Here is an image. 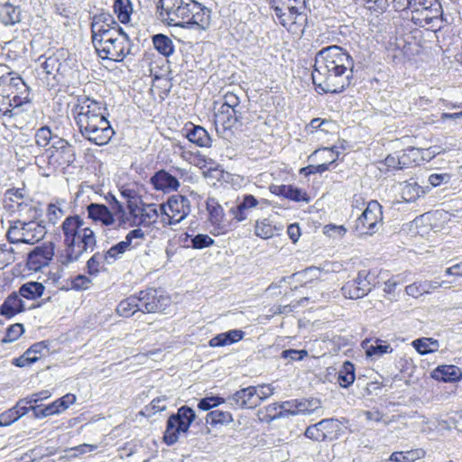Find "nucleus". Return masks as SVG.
Returning a JSON list of instances; mask_svg holds the SVG:
<instances>
[{
  "instance_id": "49",
  "label": "nucleus",
  "mask_w": 462,
  "mask_h": 462,
  "mask_svg": "<svg viewBox=\"0 0 462 462\" xmlns=\"http://www.w3.org/2000/svg\"><path fill=\"white\" fill-rule=\"evenodd\" d=\"M218 108H228L229 110L242 111V106H240V98L237 95L233 92H227L223 97V103L220 105Z\"/></svg>"
},
{
  "instance_id": "45",
  "label": "nucleus",
  "mask_w": 462,
  "mask_h": 462,
  "mask_svg": "<svg viewBox=\"0 0 462 462\" xmlns=\"http://www.w3.org/2000/svg\"><path fill=\"white\" fill-rule=\"evenodd\" d=\"M34 138L35 143L39 147H46L48 144H51V143H53L54 138L60 137L53 135L48 126H42L36 131Z\"/></svg>"
},
{
  "instance_id": "27",
  "label": "nucleus",
  "mask_w": 462,
  "mask_h": 462,
  "mask_svg": "<svg viewBox=\"0 0 462 462\" xmlns=\"http://www.w3.org/2000/svg\"><path fill=\"white\" fill-rule=\"evenodd\" d=\"M159 217H161V204H143L141 214L134 225L148 227L155 224Z\"/></svg>"
},
{
  "instance_id": "50",
  "label": "nucleus",
  "mask_w": 462,
  "mask_h": 462,
  "mask_svg": "<svg viewBox=\"0 0 462 462\" xmlns=\"http://www.w3.org/2000/svg\"><path fill=\"white\" fill-rule=\"evenodd\" d=\"M144 204L139 198H131L127 200V209L130 216L134 218V226L141 214V208Z\"/></svg>"
},
{
  "instance_id": "11",
  "label": "nucleus",
  "mask_w": 462,
  "mask_h": 462,
  "mask_svg": "<svg viewBox=\"0 0 462 462\" xmlns=\"http://www.w3.org/2000/svg\"><path fill=\"white\" fill-rule=\"evenodd\" d=\"M195 411L188 406L180 407L167 420L163 439L169 446L175 444L181 433H186L195 420Z\"/></svg>"
},
{
  "instance_id": "13",
  "label": "nucleus",
  "mask_w": 462,
  "mask_h": 462,
  "mask_svg": "<svg viewBox=\"0 0 462 462\" xmlns=\"http://www.w3.org/2000/svg\"><path fill=\"white\" fill-rule=\"evenodd\" d=\"M383 225L382 206L376 200H371L356 221V229L361 234L373 235Z\"/></svg>"
},
{
  "instance_id": "12",
  "label": "nucleus",
  "mask_w": 462,
  "mask_h": 462,
  "mask_svg": "<svg viewBox=\"0 0 462 462\" xmlns=\"http://www.w3.org/2000/svg\"><path fill=\"white\" fill-rule=\"evenodd\" d=\"M46 159L51 172L63 169L75 161L74 147L63 138H54L51 147L46 150Z\"/></svg>"
},
{
  "instance_id": "41",
  "label": "nucleus",
  "mask_w": 462,
  "mask_h": 462,
  "mask_svg": "<svg viewBox=\"0 0 462 462\" xmlns=\"http://www.w3.org/2000/svg\"><path fill=\"white\" fill-rule=\"evenodd\" d=\"M406 151L413 164H420L422 162H429L435 156V152H430V149L409 147L406 149Z\"/></svg>"
},
{
  "instance_id": "29",
  "label": "nucleus",
  "mask_w": 462,
  "mask_h": 462,
  "mask_svg": "<svg viewBox=\"0 0 462 462\" xmlns=\"http://www.w3.org/2000/svg\"><path fill=\"white\" fill-rule=\"evenodd\" d=\"M306 405H309L306 402L291 400L279 404L274 403L273 409L276 410V406H279L280 411L277 414L278 417H285L289 415L304 414V411L308 409Z\"/></svg>"
},
{
  "instance_id": "37",
  "label": "nucleus",
  "mask_w": 462,
  "mask_h": 462,
  "mask_svg": "<svg viewBox=\"0 0 462 462\" xmlns=\"http://www.w3.org/2000/svg\"><path fill=\"white\" fill-rule=\"evenodd\" d=\"M111 264L105 253L97 252L87 262L88 273L90 275L97 274L104 264Z\"/></svg>"
},
{
  "instance_id": "7",
  "label": "nucleus",
  "mask_w": 462,
  "mask_h": 462,
  "mask_svg": "<svg viewBox=\"0 0 462 462\" xmlns=\"http://www.w3.org/2000/svg\"><path fill=\"white\" fill-rule=\"evenodd\" d=\"M275 23L292 33L303 32L307 23L306 0H269Z\"/></svg>"
},
{
  "instance_id": "55",
  "label": "nucleus",
  "mask_w": 462,
  "mask_h": 462,
  "mask_svg": "<svg viewBox=\"0 0 462 462\" xmlns=\"http://www.w3.org/2000/svg\"><path fill=\"white\" fill-rule=\"evenodd\" d=\"M223 402H225V400L219 396L205 397L199 402L198 408L202 411H209Z\"/></svg>"
},
{
  "instance_id": "2",
  "label": "nucleus",
  "mask_w": 462,
  "mask_h": 462,
  "mask_svg": "<svg viewBox=\"0 0 462 462\" xmlns=\"http://www.w3.org/2000/svg\"><path fill=\"white\" fill-rule=\"evenodd\" d=\"M91 38L98 56L105 60L120 62L132 53V42L114 17L100 13L92 17Z\"/></svg>"
},
{
  "instance_id": "64",
  "label": "nucleus",
  "mask_w": 462,
  "mask_h": 462,
  "mask_svg": "<svg viewBox=\"0 0 462 462\" xmlns=\"http://www.w3.org/2000/svg\"><path fill=\"white\" fill-rule=\"evenodd\" d=\"M383 164L387 167L388 170H402V166L400 164V159L398 152L388 155Z\"/></svg>"
},
{
  "instance_id": "63",
  "label": "nucleus",
  "mask_w": 462,
  "mask_h": 462,
  "mask_svg": "<svg viewBox=\"0 0 462 462\" xmlns=\"http://www.w3.org/2000/svg\"><path fill=\"white\" fill-rule=\"evenodd\" d=\"M90 279H88L85 275H77L71 282V287L74 290L80 291V290H86L88 288V285L90 283Z\"/></svg>"
},
{
  "instance_id": "30",
  "label": "nucleus",
  "mask_w": 462,
  "mask_h": 462,
  "mask_svg": "<svg viewBox=\"0 0 462 462\" xmlns=\"http://www.w3.org/2000/svg\"><path fill=\"white\" fill-rule=\"evenodd\" d=\"M432 376L443 382H455L461 378L462 373L456 365H440L433 371Z\"/></svg>"
},
{
  "instance_id": "39",
  "label": "nucleus",
  "mask_w": 462,
  "mask_h": 462,
  "mask_svg": "<svg viewBox=\"0 0 462 462\" xmlns=\"http://www.w3.org/2000/svg\"><path fill=\"white\" fill-rule=\"evenodd\" d=\"M114 11L121 23H128L130 21L131 14L133 12V7L130 0H115Z\"/></svg>"
},
{
  "instance_id": "58",
  "label": "nucleus",
  "mask_w": 462,
  "mask_h": 462,
  "mask_svg": "<svg viewBox=\"0 0 462 462\" xmlns=\"http://www.w3.org/2000/svg\"><path fill=\"white\" fill-rule=\"evenodd\" d=\"M274 393V388L271 384H263L255 386V393L257 399H259V405L263 401L272 396Z\"/></svg>"
},
{
  "instance_id": "56",
  "label": "nucleus",
  "mask_w": 462,
  "mask_h": 462,
  "mask_svg": "<svg viewBox=\"0 0 462 462\" xmlns=\"http://www.w3.org/2000/svg\"><path fill=\"white\" fill-rule=\"evenodd\" d=\"M16 410L13 407L0 414V427L10 426L14 422L19 420V416L16 415Z\"/></svg>"
},
{
  "instance_id": "61",
  "label": "nucleus",
  "mask_w": 462,
  "mask_h": 462,
  "mask_svg": "<svg viewBox=\"0 0 462 462\" xmlns=\"http://www.w3.org/2000/svg\"><path fill=\"white\" fill-rule=\"evenodd\" d=\"M450 180V175L448 173H433L429 176L428 181L432 187H438L442 183H448Z\"/></svg>"
},
{
  "instance_id": "33",
  "label": "nucleus",
  "mask_w": 462,
  "mask_h": 462,
  "mask_svg": "<svg viewBox=\"0 0 462 462\" xmlns=\"http://www.w3.org/2000/svg\"><path fill=\"white\" fill-rule=\"evenodd\" d=\"M21 21L20 9L11 4L0 8V22L5 26L14 25Z\"/></svg>"
},
{
  "instance_id": "44",
  "label": "nucleus",
  "mask_w": 462,
  "mask_h": 462,
  "mask_svg": "<svg viewBox=\"0 0 462 462\" xmlns=\"http://www.w3.org/2000/svg\"><path fill=\"white\" fill-rule=\"evenodd\" d=\"M232 420L233 418L230 412L219 410L211 411L206 417L207 423L210 425L227 424Z\"/></svg>"
},
{
  "instance_id": "34",
  "label": "nucleus",
  "mask_w": 462,
  "mask_h": 462,
  "mask_svg": "<svg viewBox=\"0 0 462 462\" xmlns=\"http://www.w3.org/2000/svg\"><path fill=\"white\" fill-rule=\"evenodd\" d=\"M152 43L155 50L164 57H169L174 52V44L172 40L162 33L152 36Z\"/></svg>"
},
{
  "instance_id": "6",
  "label": "nucleus",
  "mask_w": 462,
  "mask_h": 462,
  "mask_svg": "<svg viewBox=\"0 0 462 462\" xmlns=\"http://www.w3.org/2000/svg\"><path fill=\"white\" fill-rule=\"evenodd\" d=\"M30 88L19 76L8 72L0 77V115L12 118L32 103Z\"/></svg>"
},
{
  "instance_id": "21",
  "label": "nucleus",
  "mask_w": 462,
  "mask_h": 462,
  "mask_svg": "<svg viewBox=\"0 0 462 462\" xmlns=\"http://www.w3.org/2000/svg\"><path fill=\"white\" fill-rule=\"evenodd\" d=\"M88 217L95 223L109 226L115 224L113 212L104 204L90 203L87 206Z\"/></svg>"
},
{
  "instance_id": "54",
  "label": "nucleus",
  "mask_w": 462,
  "mask_h": 462,
  "mask_svg": "<svg viewBox=\"0 0 462 462\" xmlns=\"http://www.w3.org/2000/svg\"><path fill=\"white\" fill-rule=\"evenodd\" d=\"M341 290L344 297L346 298L352 300L363 298L354 280L349 281L344 284Z\"/></svg>"
},
{
  "instance_id": "62",
  "label": "nucleus",
  "mask_w": 462,
  "mask_h": 462,
  "mask_svg": "<svg viewBox=\"0 0 462 462\" xmlns=\"http://www.w3.org/2000/svg\"><path fill=\"white\" fill-rule=\"evenodd\" d=\"M63 216V210L55 204H50L48 207L47 217L51 223L56 222Z\"/></svg>"
},
{
  "instance_id": "14",
  "label": "nucleus",
  "mask_w": 462,
  "mask_h": 462,
  "mask_svg": "<svg viewBox=\"0 0 462 462\" xmlns=\"http://www.w3.org/2000/svg\"><path fill=\"white\" fill-rule=\"evenodd\" d=\"M228 214L232 217V220L240 223L247 218L250 210L260 208H263L268 205L264 199H258L252 194H244L238 196L234 203L226 202Z\"/></svg>"
},
{
  "instance_id": "15",
  "label": "nucleus",
  "mask_w": 462,
  "mask_h": 462,
  "mask_svg": "<svg viewBox=\"0 0 462 462\" xmlns=\"http://www.w3.org/2000/svg\"><path fill=\"white\" fill-rule=\"evenodd\" d=\"M66 67L67 64L60 55L54 53L41 62L42 72L39 74H44L46 85L52 88L62 80Z\"/></svg>"
},
{
  "instance_id": "36",
  "label": "nucleus",
  "mask_w": 462,
  "mask_h": 462,
  "mask_svg": "<svg viewBox=\"0 0 462 462\" xmlns=\"http://www.w3.org/2000/svg\"><path fill=\"white\" fill-rule=\"evenodd\" d=\"M13 214H17L20 219H36L39 216L37 208L27 197L20 202L18 209Z\"/></svg>"
},
{
  "instance_id": "51",
  "label": "nucleus",
  "mask_w": 462,
  "mask_h": 462,
  "mask_svg": "<svg viewBox=\"0 0 462 462\" xmlns=\"http://www.w3.org/2000/svg\"><path fill=\"white\" fill-rule=\"evenodd\" d=\"M191 247L194 249H203L214 244V239L205 234H199L190 239Z\"/></svg>"
},
{
  "instance_id": "42",
  "label": "nucleus",
  "mask_w": 462,
  "mask_h": 462,
  "mask_svg": "<svg viewBox=\"0 0 462 462\" xmlns=\"http://www.w3.org/2000/svg\"><path fill=\"white\" fill-rule=\"evenodd\" d=\"M412 346L420 355H426L437 351L439 342L432 338L423 337L414 340Z\"/></svg>"
},
{
  "instance_id": "16",
  "label": "nucleus",
  "mask_w": 462,
  "mask_h": 462,
  "mask_svg": "<svg viewBox=\"0 0 462 462\" xmlns=\"http://www.w3.org/2000/svg\"><path fill=\"white\" fill-rule=\"evenodd\" d=\"M242 118V111H236L232 108H217L215 113V126L217 132L223 137L229 136L234 130L237 129L240 125V119Z\"/></svg>"
},
{
  "instance_id": "32",
  "label": "nucleus",
  "mask_w": 462,
  "mask_h": 462,
  "mask_svg": "<svg viewBox=\"0 0 462 462\" xmlns=\"http://www.w3.org/2000/svg\"><path fill=\"white\" fill-rule=\"evenodd\" d=\"M25 198L23 189H10L6 190L4 199L5 208L13 214L18 209L20 202L23 201Z\"/></svg>"
},
{
  "instance_id": "52",
  "label": "nucleus",
  "mask_w": 462,
  "mask_h": 462,
  "mask_svg": "<svg viewBox=\"0 0 462 462\" xmlns=\"http://www.w3.org/2000/svg\"><path fill=\"white\" fill-rule=\"evenodd\" d=\"M24 332L23 326L20 323H15L10 326L5 333V337L2 339L3 343L13 342L16 340Z\"/></svg>"
},
{
  "instance_id": "19",
  "label": "nucleus",
  "mask_w": 462,
  "mask_h": 462,
  "mask_svg": "<svg viewBox=\"0 0 462 462\" xmlns=\"http://www.w3.org/2000/svg\"><path fill=\"white\" fill-rule=\"evenodd\" d=\"M207 210L208 212V219L212 226L220 232L226 233L232 228V222L226 217L223 207L214 198H208L207 200Z\"/></svg>"
},
{
  "instance_id": "28",
  "label": "nucleus",
  "mask_w": 462,
  "mask_h": 462,
  "mask_svg": "<svg viewBox=\"0 0 462 462\" xmlns=\"http://www.w3.org/2000/svg\"><path fill=\"white\" fill-rule=\"evenodd\" d=\"M401 186V196L406 202H414L428 192V187L423 188L416 181H404Z\"/></svg>"
},
{
  "instance_id": "35",
  "label": "nucleus",
  "mask_w": 462,
  "mask_h": 462,
  "mask_svg": "<svg viewBox=\"0 0 462 462\" xmlns=\"http://www.w3.org/2000/svg\"><path fill=\"white\" fill-rule=\"evenodd\" d=\"M116 311L120 316L131 317L136 311H140V304L137 296H130L117 305Z\"/></svg>"
},
{
  "instance_id": "40",
  "label": "nucleus",
  "mask_w": 462,
  "mask_h": 462,
  "mask_svg": "<svg viewBox=\"0 0 462 462\" xmlns=\"http://www.w3.org/2000/svg\"><path fill=\"white\" fill-rule=\"evenodd\" d=\"M145 238V234L141 228H135L131 230L125 240L120 243L125 245V248L129 251L138 247Z\"/></svg>"
},
{
  "instance_id": "3",
  "label": "nucleus",
  "mask_w": 462,
  "mask_h": 462,
  "mask_svg": "<svg viewBox=\"0 0 462 462\" xmlns=\"http://www.w3.org/2000/svg\"><path fill=\"white\" fill-rule=\"evenodd\" d=\"M106 110L101 102L88 97L79 98L72 110L81 135L97 145L106 144L115 134Z\"/></svg>"
},
{
  "instance_id": "23",
  "label": "nucleus",
  "mask_w": 462,
  "mask_h": 462,
  "mask_svg": "<svg viewBox=\"0 0 462 462\" xmlns=\"http://www.w3.org/2000/svg\"><path fill=\"white\" fill-rule=\"evenodd\" d=\"M151 183L157 190L163 192L175 191L180 187V182L177 178L165 170L158 171L151 178Z\"/></svg>"
},
{
  "instance_id": "48",
  "label": "nucleus",
  "mask_w": 462,
  "mask_h": 462,
  "mask_svg": "<svg viewBox=\"0 0 462 462\" xmlns=\"http://www.w3.org/2000/svg\"><path fill=\"white\" fill-rule=\"evenodd\" d=\"M338 159V154L332 161L328 162L321 163L319 165H309L307 167H303L300 169V172L304 174L305 176H309L310 174L322 173L328 170H329V166L336 162Z\"/></svg>"
},
{
  "instance_id": "20",
  "label": "nucleus",
  "mask_w": 462,
  "mask_h": 462,
  "mask_svg": "<svg viewBox=\"0 0 462 462\" xmlns=\"http://www.w3.org/2000/svg\"><path fill=\"white\" fill-rule=\"evenodd\" d=\"M254 393L255 386H248L236 391L226 402L235 409H254L259 406V399Z\"/></svg>"
},
{
  "instance_id": "31",
  "label": "nucleus",
  "mask_w": 462,
  "mask_h": 462,
  "mask_svg": "<svg viewBox=\"0 0 462 462\" xmlns=\"http://www.w3.org/2000/svg\"><path fill=\"white\" fill-rule=\"evenodd\" d=\"M45 287L42 282H28L23 284L18 291V294L23 299L34 300L42 296Z\"/></svg>"
},
{
  "instance_id": "24",
  "label": "nucleus",
  "mask_w": 462,
  "mask_h": 462,
  "mask_svg": "<svg viewBox=\"0 0 462 462\" xmlns=\"http://www.w3.org/2000/svg\"><path fill=\"white\" fill-rule=\"evenodd\" d=\"M25 310V302L18 292H12L1 305L0 314L7 319H11Z\"/></svg>"
},
{
  "instance_id": "5",
  "label": "nucleus",
  "mask_w": 462,
  "mask_h": 462,
  "mask_svg": "<svg viewBox=\"0 0 462 462\" xmlns=\"http://www.w3.org/2000/svg\"><path fill=\"white\" fill-rule=\"evenodd\" d=\"M159 15L169 25L206 30L210 10L195 0H160Z\"/></svg>"
},
{
  "instance_id": "8",
  "label": "nucleus",
  "mask_w": 462,
  "mask_h": 462,
  "mask_svg": "<svg viewBox=\"0 0 462 462\" xmlns=\"http://www.w3.org/2000/svg\"><path fill=\"white\" fill-rule=\"evenodd\" d=\"M46 235L45 226L36 219H17L12 221L6 236L10 244L34 245Z\"/></svg>"
},
{
  "instance_id": "38",
  "label": "nucleus",
  "mask_w": 462,
  "mask_h": 462,
  "mask_svg": "<svg viewBox=\"0 0 462 462\" xmlns=\"http://www.w3.org/2000/svg\"><path fill=\"white\" fill-rule=\"evenodd\" d=\"M355 367L350 362H345L338 372L337 381L341 387L347 388L355 381Z\"/></svg>"
},
{
  "instance_id": "26",
  "label": "nucleus",
  "mask_w": 462,
  "mask_h": 462,
  "mask_svg": "<svg viewBox=\"0 0 462 462\" xmlns=\"http://www.w3.org/2000/svg\"><path fill=\"white\" fill-rule=\"evenodd\" d=\"M186 137L189 142L195 143L199 147H210L212 139L208 131L199 125H192L189 128H186Z\"/></svg>"
},
{
  "instance_id": "43",
  "label": "nucleus",
  "mask_w": 462,
  "mask_h": 462,
  "mask_svg": "<svg viewBox=\"0 0 462 462\" xmlns=\"http://www.w3.org/2000/svg\"><path fill=\"white\" fill-rule=\"evenodd\" d=\"M16 249L11 245L0 244V270L12 264L15 261Z\"/></svg>"
},
{
  "instance_id": "22",
  "label": "nucleus",
  "mask_w": 462,
  "mask_h": 462,
  "mask_svg": "<svg viewBox=\"0 0 462 462\" xmlns=\"http://www.w3.org/2000/svg\"><path fill=\"white\" fill-rule=\"evenodd\" d=\"M337 421L335 419H324L314 425L309 426L305 430V436L316 441L325 440L328 435L333 432Z\"/></svg>"
},
{
  "instance_id": "46",
  "label": "nucleus",
  "mask_w": 462,
  "mask_h": 462,
  "mask_svg": "<svg viewBox=\"0 0 462 462\" xmlns=\"http://www.w3.org/2000/svg\"><path fill=\"white\" fill-rule=\"evenodd\" d=\"M357 285L358 290L362 296H365L372 290V281L370 280V273L367 271H360L354 279Z\"/></svg>"
},
{
  "instance_id": "9",
  "label": "nucleus",
  "mask_w": 462,
  "mask_h": 462,
  "mask_svg": "<svg viewBox=\"0 0 462 462\" xmlns=\"http://www.w3.org/2000/svg\"><path fill=\"white\" fill-rule=\"evenodd\" d=\"M420 6H416L411 12V21L427 30L437 32L444 24L443 10L439 0L424 1Z\"/></svg>"
},
{
  "instance_id": "10",
  "label": "nucleus",
  "mask_w": 462,
  "mask_h": 462,
  "mask_svg": "<svg viewBox=\"0 0 462 462\" xmlns=\"http://www.w3.org/2000/svg\"><path fill=\"white\" fill-rule=\"evenodd\" d=\"M191 211L189 199L182 195L171 196L166 203L161 204V223L163 226L177 225Z\"/></svg>"
},
{
  "instance_id": "60",
  "label": "nucleus",
  "mask_w": 462,
  "mask_h": 462,
  "mask_svg": "<svg viewBox=\"0 0 462 462\" xmlns=\"http://www.w3.org/2000/svg\"><path fill=\"white\" fill-rule=\"evenodd\" d=\"M115 204L112 207V209L114 210V216L115 218L117 217L118 219V226H124L126 224V217L125 212L123 205L117 201L116 199H114Z\"/></svg>"
},
{
  "instance_id": "17",
  "label": "nucleus",
  "mask_w": 462,
  "mask_h": 462,
  "mask_svg": "<svg viewBox=\"0 0 462 462\" xmlns=\"http://www.w3.org/2000/svg\"><path fill=\"white\" fill-rule=\"evenodd\" d=\"M137 298L140 304V311L143 313L162 311L169 303V299L161 291L153 288L140 291Z\"/></svg>"
},
{
  "instance_id": "53",
  "label": "nucleus",
  "mask_w": 462,
  "mask_h": 462,
  "mask_svg": "<svg viewBox=\"0 0 462 462\" xmlns=\"http://www.w3.org/2000/svg\"><path fill=\"white\" fill-rule=\"evenodd\" d=\"M126 251L127 250L125 248V245L119 242L116 245L111 246L107 251L105 252V254L110 263L113 264L116 261L120 259Z\"/></svg>"
},
{
  "instance_id": "18",
  "label": "nucleus",
  "mask_w": 462,
  "mask_h": 462,
  "mask_svg": "<svg viewBox=\"0 0 462 462\" xmlns=\"http://www.w3.org/2000/svg\"><path fill=\"white\" fill-rule=\"evenodd\" d=\"M54 251L55 245L53 243L35 247L27 256L28 268L37 272L47 266L54 256Z\"/></svg>"
},
{
  "instance_id": "59",
  "label": "nucleus",
  "mask_w": 462,
  "mask_h": 462,
  "mask_svg": "<svg viewBox=\"0 0 462 462\" xmlns=\"http://www.w3.org/2000/svg\"><path fill=\"white\" fill-rule=\"evenodd\" d=\"M346 233V229L343 226L327 225L324 226V234L333 238H341Z\"/></svg>"
},
{
  "instance_id": "4",
  "label": "nucleus",
  "mask_w": 462,
  "mask_h": 462,
  "mask_svg": "<svg viewBox=\"0 0 462 462\" xmlns=\"http://www.w3.org/2000/svg\"><path fill=\"white\" fill-rule=\"evenodd\" d=\"M64 250L58 255L62 265L78 262L84 254L92 252L97 246L95 232L84 226V220L79 216L67 217L61 226Z\"/></svg>"
},
{
  "instance_id": "47",
  "label": "nucleus",
  "mask_w": 462,
  "mask_h": 462,
  "mask_svg": "<svg viewBox=\"0 0 462 462\" xmlns=\"http://www.w3.org/2000/svg\"><path fill=\"white\" fill-rule=\"evenodd\" d=\"M254 234L255 236L267 239L272 237L274 235L273 226L268 222L267 219H263L262 221H256L254 226Z\"/></svg>"
},
{
  "instance_id": "1",
  "label": "nucleus",
  "mask_w": 462,
  "mask_h": 462,
  "mask_svg": "<svg viewBox=\"0 0 462 462\" xmlns=\"http://www.w3.org/2000/svg\"><path fill=\"white\" fill-rule=\"evenodd\" d=\"M355 61L337 45L321 49L315 57L313 84L324 93H340L353 80Z\"/></svg>"
},
{
  "instance_id": "25",
  "label": "nucleus",
  "mask_w": 462,
  "mask_h": 462,
  "mask_svg": "<svg viewBox=\"0 0 462 462\" xmlns=\"http://www.w3.org/2000/svg\"><path fill=\"white\" fill-rule=\"evenodd\" d=\"M362 347L365 349L366 356L372 358H379L384 354L392 353L393 350L390 344L379 338L364 340Z\"/></svg>"
},
{
  "instance_id": "57",
  "label": "nucleus",
  "mask_w": 462,
  "mask_h": 462,
  "mask_svg": "<svg viewBox=\"0 0 462 462\" xmlns=\"http://www.w3.org/2000/svg\"><path fill=\"white\" fill-rule=\"evenodd\" d=\"M51 396V393L49 390H43L39 393H35L22 399L24 404L32 405L40 401L46 400Z\"/></svg>"
}]
</instances>
